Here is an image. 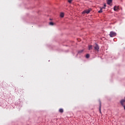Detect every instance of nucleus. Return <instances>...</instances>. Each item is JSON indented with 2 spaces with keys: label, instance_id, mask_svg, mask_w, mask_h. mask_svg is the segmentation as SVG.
Masks as SVG:
<instances>
[{
  "label": "nucleus",
  "instance_id": "nucleus-1",
  "mask_svg": "<svg viewBox=\"0 0 125 125\" xmlns=\"http://www.w3.org/2000/svg\"><path fill=\"white\" fill-rule=\"evenodd\" d=\"M109 36L110 38H113L114 37H116L117 36V33L116 32H113V31H111L109 34Z\"/></svg>",
  "mask_w": 125,
  "mask_h": 125
},
{
  "label": "nucleus",
  "instance_id": "nucleus-2",
  "mask_svg": "<svg viewBox=\"0 0 125 125\" xmlns=\"http://www.w3.org/2000/svg\"><path fill=\"white\" fill-rule=\"evenodd\" d=\"M120 103L122 106H123L125 110V99H123L120 101Z\"/></svg>",
  "mask_w": 125,
  "mask_h": 125
},
{
  "label": "nucleus",
  "instance_id": "nucleus-3",
  "mask_svg": "<svg viewBox=\"0 0 125 125\" xmlns=\"http://www.w3.org/2000/svg\"><path fill=\"white\" fill-rule=\"evenodd\" d=\"M90 11H91V9L89 8L88 10L83 11L82 13H83V14H85V13H86L87 14H88V13H89V12H90Z\"/></svg>",
  "mask_w": 125,
  "mask_h": 125
},
{
  "label": "nucleus",
  "instance_id": "nucleus-4",
  "mask_svg": "<svg viewBox=\"0 0 125 125\" xmlns=\"http://www.w3.org/2000/svg\"><path fill=\"white\" fill-rule=\"evenodd\" d=\"M95 51H99V46L96 43L94 46Z\"/></svg>",
  "mask_w": 125,
  "mask_h": 125
},
{
  "label": "nucleus",
  "instance_id": "nucleus-5",
  "mask_svg": "<svg viewBox=\"0 0 125 125\" xmlns=\"http://www.w3.org/2000/svg\"><path fill=\"white\" fill-rule=\"evenodd\" d=\"M112 1H113V0H107V3L108 4V5H111V3H112Z\"/></svg>",
  "mask_w": 125,
  "mask_h": 125
},
{
  "label": "nucleus",
  "instance_id": "nucleus-6",
  "mask_svg": "<svg viewBox=\"0 0 125 125\" xmlns=\"http://www.w3.org/2000/svg\"><path fill=\"white\" fill-rule=\"evenodd\" d=\"M118 9H119V7H117V6H114V10L115 11H117V10H118Z\"/></svg>",
  "mask_w": 125,
  "mask_h": 125
},
{
  "label": "nucleus",
  "instance_id": "nucleus-7",
  "mask_svg": "<svg viewBox=\"0 0 125 125\" xmlns=\"http://www.w3.org/2000/svg\"><path fill=\"white\" fill-rule=\"evenodd\" d=\"M92 49V45H90L88 46V50H91Z\"/></svg>",
  "mask_w": 125,
  "mask_h": 125
},
{
  "label": "nucleus",
  "instance_id": "nucleus-8",
  "mask_svg": "<svg viewBox=\"0 0 125 125\" xmlns=\"http://www.w3.org/2000/svg\"><path fill=\"white\" fill-rule=\"evenodd\" d=\"M59 112H60V113H63L64 112V110H63V109L60 108L59 109Z\"/></svg>",
  "mask_w": 125,
  "mask_h": 125
},
{
  "label": "nucleus",
  "instance_id": "nucleus-9",
  "mask_svg": "<svg viewBox=\"0 0 125 125\" xmlns=\"http://www.w3.org/2000/svg\"><path fill=\"white\" fill-rule=\"evenodd\" d=\"M60 17H62V18H63V17H64V14L63 13H61L60 14Z\"/></svg>",
  "mask_w": 125,
  "mask_h": 125
},
{
  "label": "nucleus",
  "instance_id": "nucleus-10",
  "mask_svg": "<svg viewBox=\"0 0 125 125\" xmlns=\"http://www.w3.org/2000/svg\"><path fill=\"white\" fill-rule=\"evenodd\" d=\"M100 113H101V102H100Z\"/></svg>",
  "mask_w": 125,
  "mask_h": 125
},
{
  "label": "nucleus",
  "instance_id": "nucleus-11",
  "mask_svg": "<svg viewBox=\"0 0 125 125\" xmlns=\"http://www.w3.org/2000/svg\"><path fill=\"white\" fill-rule=\"evenodd\" d=\"M103 11H102V8H100V10H99L98 11L99 13H102Z\"/></svg>",
  "mask_w": 125,
  "mask_h": 125
},
{
  "label": "nucleus",
  "instance_id": "nucleus-12",
  "mask_svg": "<svg viewBox=\"0 0 125 125\" xmlns=\"http://www.w3.org/2000/svg\"><path fill=\"white\" fill-rule=\"evenodd\" d=\"M49 25H51V26H53L54 25V23L52 22H50L49 23Z\"/></svg>",
  "mask_w": 125,
  "mask_h": 125
},
{
  "label": "nucleus",
  "instance_id": "nucleus-13",
  "mask_svg": "<svg viewBox=\"0 0 125 125\" xmlns=\"http://www.w3.org/2000/svg\"><path fill=\"white\" fill-rule=\"evenodd\" d=\"M83 50H81L78 52V53H83Z\"/></svg>",
  "mask_w": 125,
  "mask_h": 125
},
{
  "label": "nucleus",
  "instance_id": "nucleus-14",
  "mask_svg": "<svg viewBox=\"0 0 125 125\" xmlns=\"http://www.w3.org/2000/svg\"><path fill=\"white\" fill-rule=\"evenodd\" d=\"M68 1L69 3H72V1H73V0H68Z\"/></svg>",
  "mask_w": 125,
  "mask_h": 125
},
{
  "label": "nucleus",
  "instance_id": "nucleus-15",
  "mask_svg": "<svg viewBox=\"0 0 125 125\" xmlns=\"http://www.w3.org/2000/svg\"><path fill=\"white\" fill-rule=\"evenodd\" d=\"M86 58H89V54H87L86 55Z\"/></svg>",
  "mask_w": 125,
  "mask_h": 125
},
{
  "label": "nucleus",
  "instance_id": "nucleus-16",
  "mask_svg": "<svg viewBox=\"0 0 125 125\" xmlns=\"http://www.w3.org/2000/svg\"><path fill=\"white\" fill-rule=\"evenodd\" d=\"M100 8H102V9H105V7H100Z\"/></svg>",
  "mask_w": 125,
  "mask_h": 125
},
{
  "label": "nucleus",
  "instance_id": "nucleus-17",
  "mask_svg": "<svg viewBox=\"0 0 125 125\" xmlns=\"http://www.w3.org/2000/svg\"><path fill=\"white\" fill-rule=\"evenodd\" d=\"M104 7H106V4H104Z\"/></svg>",
  "mask_w": 125,
  "mask_h": 125
}]
</instances>
